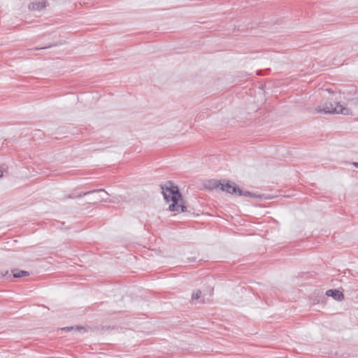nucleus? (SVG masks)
<instances>
[{
	"mask_svg": "<svg viewBox=\"0 0 358 358\" xmlns=\"http://www.w3.org/2000/svg\"><path fill=\"white\" fill-rule=\"evenodd\" d=\"M161 188L162 193L166 201L182 200V194L179 188L171 181H168L164 185H162Z\"/></svg>",
	"mask_w": 358,
	"mask_h": 358,
	"instance_id": "nucleus-1",
	"label": "nucleus"
},
{
	"mask_svg": "<svg viewBox=\"0 0 358 358\" xmlns=\"http://www.w3.org/2000/svg\"><path fill=\"white\" fill-rule=\"evenodd\" d=\"M318 113H324L326 114H343L349 115L350 110L346 107L343 106L339 103H326L323 107L318 106L316 108Z\"/></svg>",
	"mask_w": 358,
	"mask_h": 358,
	"instance_id": "nucleus-2",
	"label": "nucleus"
},
{
	"mask_svg": "<svg viewBox=\"0 0 358 358\" xmlns=\"http://www.w3.org/2000/svg\"><path fill=\"white\" fill-rule=\"evenodd\" d=\"M211 182L213 183L214 187H215V189L225 191L226 192L231 194L238 193L239 187L236 186L234 182H230L229 180L226 182L224 180L223 182H222L221 180H213Z\"/></svg>",
	"mask_w": 358,
	"mask_h": 358,
	"instance_id": "nucleus-3",
	"label": "nucleus"
},
{
	"mask_svg": "<svg viewBox=\"0 0 358 358\" xmlns=\"http://www.w3.org/2000/svg\"><path fill=\"white\" fill-rule=\"evenodd\" d=\"M101 192H103L104 194H108V192L106 190H104L103 189H97L88 191L86 192H80L78 194L72 193L70 194H67L64 196V199L80 198V197H83L84 196H87V195L91 194H94V193L99 194Z\"/></svg>",
	"mask_w": 358,
	"mask_h": 358,
	"instance_id": "nucleus-4",
	"label": "nucleus"
},
{
	"mask_svg": "<svg viewBox=\"0 0 358 358\" xmlns=\"http://www.w3.org/2000/svg\"><path fill=\"white\" fill-rule=\"evenodd\" d=\"M179 201L180 200L171 201L172 203L170 204L169 207L170 211L186 212L187 210V207L186 206L182 203H178Z\"/></svg>",
	"mask_w": 358,
	"mask_h": 358,
	"instance_id": "nucleus-5",
	"label": "nucleus"
},
{
	"mask_svg": "<svg viewBox=\"0 0 358 358\" xmlns=\"http://www.w3.org/2000/svg\"><path fill=\"white\" fill-rule=\"evenodd\" d=\"M326 295L327 296L332 297L334 299L338 301H341L344 299V294L341 291L336 289H328L326 292Z\"/></svg>",
	"mask_w": 358,
	"mask_h": 358,
	"instance_id": "nucleus-6",
	"label": "nucleus"
},
{
	"mask_svg": "<svg viewBox=\"0 0 358 358\" xmlns=\"http://www.w3.org/2000/svg\"><path fill=\"white\" fill-rule=\"evenodd\" d=\"M45 6L44 1L33 2L29 5V8L31 10H41Z\"/></svg>",
	"mask_w": 358,
	"mask_h": 358,
	"instance_id": "nucleus-7",
	"label": "nucleus"
},
{
	"mask_svg": "<svg viewBox=\"0 0 358 358\" xmlns=\"http://www.w3.org/2000/svg\"><path fill=\"white\" fill-rule=\"evenodd\" d=\"M13 278H22L24 276H28L29 275L28 271H18L17 269L12 270Z\"/></svg>",
	"mask_w": 358,
	"mask_h": 358,
	"instance_id": "nucleus-8",
	"label": "nucleus"
},
{
	"mask_svg": "<svg viewBox=\"0 0 358 358\" xmlns=\"http://www.w3.org/2000/svg\"><path fill=\"white\" fill-rule=\"evenodd\" d=\"M238 194L239 196H243L250 197V198L259 197V195H257L256 194H255L253 192H250L246 191V190H243V189H241L240 188H239V191H238Z\"/></svg>",
	"mask_w": 358,
	"mask_h": 358,
	"instance_id": "nucleus-9",
	"label": "nucleus"
},
{
	"mask_svg": "<svg viewBox=\"0 0 358 358\" xmlns=\"http://www.w3.org/2000/svg\"><path fill=\"white\" fill-rule=\"evenodd\" d=\"M202 292L201 290L198 289L195 292L192 293V301L194 302L195 300H197L201 298Z\"/></svg>",
	"mask_w": 358,
	"mask_h": 358,
	"instance_id": "nucleus-10",
	"label": "nucleus"
},
{
	"mask_svg": "<svg viewBox=\"0 0 358 358\" xmlns=\"http://www.w3.org/2000/svg\"><path fill=\"white\" fill-rule=\"evenodd\" d=\"M57 43H54V44H50V45H46V46H43V47L35 48L34 49H31V50H43V49H47V48H51V47H53V46H57Z\"/></svg>",
	"mask_w": 358,
	"mask_h": 358,
	"instance_id": "nucleus-11",
	"label": "nucleus"
},
{
	"mask_svg": "<svg viewBox=\"0 0 358 358\" xmlns=\"http://www.w3.org/2000/svg\"><path fill=\"white\" fill-rule=\"evenodd\" d=\"M99 201H105V202H106L107 201L104 200L103 199H102L101 197V196H99V197L97 196H95L94 201L93 203H96V202H99Z\"/></svg>",
	"mask_w": 358,
	"mask_h": 358,
	"instance_id": "nucleus-12",
	"label": "nucleus"
},
{
	"mask_svg": "<svg viewBox=\"0 0 358 358\" xmlns=\"http://www.w3.org/2000/svg\"><path fill=\"white\" fill-rule=\"evenodd\" d=\"M213 180H210V181L208 182L209 185H210V187H210V188H211V189H214V188H215V187H214V185H213V183H212V182H213Z\"/></svg>",
	"mask_w": 358,
	"mask_h": 358,
	"instance_id": "nucleus-13",
	"label": "nucleus"
},
{
	"mask_svg": "<svg viewBox=\"0 0 358 358\" xmlns=\"http://www.w3.org/2000/svg\"><path fill=\"white\" fill-rule=\"evenodd\" d=\"M188 259H189V262H191L196 261V257H189Z\"/></svg>",
	"mask_w": 358,
	"mask_h": 358,
	"instance_id": "nucleus-14",
	"label": "nucleus"
},
{
	"mask_svg": "<svg viewBox=\"0 0 358 358\" xmlns=\"http://www.w3.org/2000/svg\"><path fill=\"white\" fill-rule=\"evenodd\" d=\"M73 328V327H64L63 329L65 331H69V330L72 329Z\"/></svg>",
	"mask_w": 358,
	"mask_h": 358,
	"instance_id": "nucleus-15",
	"label": "nucleus"
},
{
	"mask_svg": "<svg viewBox=\"0 0 358 358\" xmlns=\"http://www.w3.org/2000/svg\"><path fill=\"white\" fill-rule=\"evenodd\" d=\"M352 164L355 167L358 169V162H354Z\"/></svg>",
	"mask_w": 358,
	"mask_h": 358,
	"instance_id": "nucleus-16",
	"label": "nucleus"
},
{
	"mask_svg": "<svg viewBox=\"0 0 358 358\" xmlns=\"http://www.w3.org/2000/svg\"><path fill=\"white\" fill-rule=\"evenodd\" d=\"M3 177V171L0 170V178Z\"/></svg>",
	"mask_w": 358,
	"mask_h": 358,
	"instance_id": "nucleus-17",
	"label": "nucleus"
},
{
	"mask_svg": "<svg viewBox=\"0 0 358 358\" xmlns=\"http://www.w3.org/2000/svg\"><path fill=\"white\" fill-rule=\"evenodd\" d=\"M76 329H83V327H79L78 326H77V327H76Z\"/></svg>",
	"mask_w": 358,
	"mask_h": 358,
	"instance_id": "nucleus-18",
	"label": "nucleus"
},
{
	"mask_svg": "<svg viewBox=\"0 0 358 358\" xmlns=\"http://www.w3.org/2000/svg\"><path fill=\"white\" fill-rule=\"evenodd\" d=\"M8 273V271H6V274H2V275H3V276H4V275H7Z\"/></svg>",
	"mask_w": 358,
	"mask_h": 358,
	"instance_id": "nucleus-19",
	"label": "nucleus"
}]
</instances>
